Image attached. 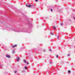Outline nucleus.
I'll return each mask as SVG.
<instances>
[{"label": "nucleus", "mask_w": 75, "mask_h": 75, "mask_svg": "<svg viewBox=\"0 0 75 75\" xmlns=\"http://www.w3.org/2000/svg\"><path fill=\"white\" fill-rule=\"evenodd\" d=\"M26 6L27 7H29V8H30V7H31V8H32V7H34V5H28L26 4Z\"/></svg>", "instance_id": "nucleus-1"}, {"label": "nucleus", "mask_w": 75, "mask_h": 75, "mask_svg": "<svg viewBox=\"0 0 75 75\" xmlns=\"http://www.w3.org/2000/svg\"><path fill=\"white\" fill-rule=\"evenodd\" d=\"M19 60H20V57H17V61L18 62L19 61Z\"/></svg>", "instance_id": "nucleus-2"}, {"label": "nucleus", "mask_w": 75, "mask_h": 75, "mask_svg": "<svg viewBox=\"0 0 75 75\" xmlns=\"http://www.w3.org/2000/svg\"><path fill=\"white\" fill-rule=\"evenodd\" d=\"M6 57H7L8 58H10V56H9V55H6Z\"/></svg>", "instance_id": "nucleus-3"}, {"label": "nucleus", "mask_w": 75, "mask_h": 75, "mask_svg": "<svg viewBox=\"0 0 75 75\" xmlns=\"http://www.w3.org/2000/svg\"><path fill=\"white\" fill-rule=\"evenodd\" d=\"M24 68L25 69H26V70H27V69H28V68L27 67H25Z\"/></svg>", "instance_id": "nucleus-4"}, {"label": "nucleus", "mask_w": 75, "mask_h": 75, "mask_svg": "<svg viewBox=\"0 0 75 75\" xmlns=\"http://www.w3.org/2000/svg\"><path fill=\"white\" fill-rule=\"evenodd\" d=\"M17 45H15L13 46V48H14V47H17Z\"/></svg>", "instance_id": "nucleus-5"}, {"label": "nucleus", "mask_w": 75, "mask_h": 75, "mask_svg": "<svg viewBox=\"0 0 75 75\" xmlns=\"http://www.w3.org/2000/svg\"><path fill=\"white\" fill-rule=\"evenodd\" d=\"M14 52H15V51H14V50H13L12 52V53L13 54H14Z\"/></svg>", "instance_id": "nucleus-6"}, {"label": "nucleus", "mask_w": 75, "mask_h": 75, "mask_svg": "<svg viewBox=\"0 0 75 75\" xmlns=\"http://www.w3.org/2000/svg\"><path fill=\"white\" fill-rule=\"evenodd\" d=\"M68 72L69 74H70V73H71V71L69 70L68 71Z\"/></svg>", "instance_id": "nucleus-7"}, {"label": "nucleus", "mask_w": 75, "mask_h": 75, "mask_svg": "<svg viewBox=\"0 0 75 75\" xmlns=\"http://www.w3.org/2000/svg\"><path fill=\"white\" fill-rule=\"evenodd\" d=\"M53 28H54V30H56V28L54 26L53 27Z\"/></svg>", "instance_id": "nucleus-8"}, {"label": "nucleus", "mask_w": 75, "mask_h": 75, "mask_svg": "<svg viewBox=\"0 0 75 75\" xmlns=\"http://www.w3.org/2000/svg\"><path fill=\"white\" fill-rule=\"evenodd\" d=\"M29 25H32V23H28Z\"/></svg>", "instance_id": "nucleus-9"}, {"label": "nucleus", "mask_w": 75, "mask_h": 75, "mask_svg": "<svg viewBox=\"0 0 75 75\" xmlns=\"http://www.w3.org/2000/svg\"><path fill=\"white\" fill-rule=\"evenodd\" d=\"M56 57L58 58V55H56Z\"/></svg>", "instance_id": "nucleus-10"}, {"label": "nucleus", "mask_w": 75, "mask_h": 75, "mask_svg": "<svg viewBox=\"0 0 75 75\" xmlns=\"http://www.w3.org/2000/svg\"><path fill=\"white\" fill-rule=\"evenodd\" d=\"M23 61H24V62H25V63H26V61H25V60H23Z\"/></svg>", "instance_id": "nucleus-11"}, {"label": "nucleus", "mask_w": 75, "mask_h": 75, "mask_svg": "<svg viewBox=\"0 0 75 75\" xmlns=\"http://www.w3.org/2000/svg\"><path fill=\"white\" fill-rule=\"evenodd\" d=\"M24 72H25V71L24 70H23L22 71V73H23Z\"/></svg>", "instance_id": "nucleus-12"}, {"label": "nucleus", "mask_w": 75, "mask_h": 75, "mask_svg": "<svg viewBox=\"0 0 75 75\" xmlns=\"http://www.w3.org/2000/svg\"><path fill=\"white\" fill-rule=\"evenodd\" d=\"M57 38H58V39H59V36H57Z\"/></svg>", "instance_id": "nucleus-13"}, {"label": "nucleus", "mask_w": 75, "mask_h": 75, "mask_svg": "<svg viewBox=\"0 0 75 75\" xmlns=\"http://www.w3.org/2000/svg\"><path fill=\"white\" fill-rule=\"evenodd\" d=\"M68 57H69L70 56V54H68L67 55Z\"/></svg>", "instance_id": "nucleus-14"}, {"label": "nucleus", "mask_w": 75, "mask_h": 75, "mask_svg": "<svg viewBox=\"0 0 75 75\" xmlns=\"http://www.w3.org/2000/svg\"><path fill=\"white\" fill-rule=\"evenodd\" d=\"M50 10H51V11H53L52 9H50Z\"/></svg>", "instance_id": "nucleus-15"}, {"label": "nucleus", "mask_w": 75, "mask_h": 75, "mask_svg": "<svg viewBox=\"0 0 75 75\" xmlns=\"http://www.w3.org/2000/svg\"><path fill=\"white\" fill-rule=\"evenodd\" d=\"M35 1H36V2H37V1H38V0H35Z\"/></svg>", "instance_id": "nucleus-16"}, {"label": "nucleus", "mask_w": 75, "mask_h": 75, "mask_svg": "<svg viewBox=\"0 0 75 75\" xmlns=\"http://www.w3.org/2000/svg\"><path fill=\"white\" fill-rule=\"evenodd\" d=\"M61 25H63V23H61Z\"/></svg>", "instance_id": "nucleus-17"}, {"label": "nucleus", "mask_w": 75, "mask_h": 75, "mask_svg": "<svg viewBox=\"0 0 75 75\" xmlns=\"http://www.w3.org/2000/svg\"><path fill=\"white\" fill-rule=\"evenodd\" d=\"M43 51L44 52H45V50H43Z\"/></svg>", "instance_id": "nucleus-18"}, {"label": "nucleus", "mask_w": 75, "mask_h": 75, "mask_svg": "<svg viewBox=\"0 0 75 75\" xmlns=\"http://www.w3.org/2000/svg\"><path fill=\"white\" fill-rule=\"evenodd\" d=\"M15 73H16L17 72V71H15Z\"/></svg>", "instance_id": "nucleus-19"}, {"label": "nucleus", "mask_w": 75, "mask_h": 75, "mask_svg": "<svg viewBox=\"0 0 75 75\" xmlns=\"http://www.w3.org/2000/svg\"><path fill=\"white\" fill-rule=\"evenodd\" d=\"M27 64H29V62H27Z\"/></svg>", "instance_id": "nucleus-20"}, {"label": "nucleus", "mask_w": 75, "mask_h": 75, "mask_svg": "<svg viewBox=\"0 0 75 75\" xmlns=\"http://www.w3.org/2000/svg\"><path fill=\"white\" fill-rule=\"evenodd\" d=\"M51 34H52V35H54V33H52H52H51Z\"/></svg>", "instance_id": "nucleus-21"}, {"label": "nucleus", "mask_w": 75, "mask_h": 75, "mask_svg": "<svg viewBox=\"0 0 75 75\" xmlns=\"http://www.w3.org/2000/svg\"><path fill=\"white\" fill-rule=\"evenodd\" d=\"M50 51H52V50H51V49H50Z\"/></svg>", "instance_id": "nucleus-22"}, {"label": "nucleus", "mask_w": 75, "mask_h": 75, "mask_svg": "<svg viewBox=\"0 0 75 75\" xmlns=\"http://www.w3.org/2000/svg\"><path fill=\"white\" fill-rule=\"evenodd\" d=\"M50 64H51V62H50Z\"/></svg>", "instance_id": "nucleus-23"}, {"label": "nucleus", "mask_w": 75, "mask_h": 75, "mask_svg": "<svg viewBox=\"0 0 75 75\" xmlns=\"http://www.w3.org/2000/svg\"><path fill=\"white\" fill-rule=\"evenodd\" d=\"M73 18H74V20H75V17H73Z\"/></svg>", "instance_id": "nucleus-24"}, {"label": "nucleus", "mask_w": 75, "mask_h": 75, "mask_svg": "<svg viewBox=\"0 0 75 75\" xmlns=\"http://www.w3.org/2000/svg\"><path fill=\"white\" fill-rule=\"evenodd\" d=\"M16 32H19V31H17Z\"/></svg>", "instance_id": "nucleus-25"}, {"label": "nucleus", "mask_w": 75, "mask_h": 75, "mask_svg": "<svg viewBox=\"0 0 75 75\" xmlns=\"http://www.w3.org/2000/svg\"><path fill=\"white\" fill-rule=\"evenodd\" d=\"M1 65H0V67H1Z\"/></svg>", "instance_id": "nucleus-26"}, {"label": "nucleus", "mask_w": 75, "mask_h": 75, "mask_svg": "<svg viewBox=\"0 0 75 75\" xmlns=\"http://www.w3.org/2000/svg\"><path fill=\"white\" fill-rule=\"evenodd\" d=\"M57 35H55V36H56Z\"/></svg>", "instance_id": "nucleus-27"}, {"label": "nucleus", "mask_w": 75, "mask_h": 75, "mask_svg": "<svg viewBox=\"0 0 75 75\" xmlns=\"http://www.w3.org/2000/svg\"><path fill=\"white\" fill-rule=\"evenodd\" d=\"M67 63L68 64L69 63H68V62H67Z\"/></svg>", "instance_id": "nucleus-28"}, {"label": "nucleus", "mask_w": 75, "mask_h": 75, "mask_svg": "<svg viewBox=\"0 0 75 75\" xmlns=\"http://www.w3.org/2000/svg\"><path fill=\"white\" fill-rule=\"evenodd\" d=\"M74 41H75V40H74Z\"/></svg>", "instance_id": "nucleus-29"}]
</instances>
